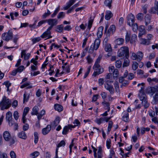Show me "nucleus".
I'll return each mask as SVG.
<instances>
[{
    "mask_svg": "<svg viewBox=\"0 0 158 158\" xmlns=\"http://www.w3.org/2000/svg\"><path fill=\"white\" fill-rule=\"evenodd\" d=\"M46 20V22L50 26L48 27L52 29L53 27L56 25L58 23L57 20L56 19H50Z\"/></svg>",
    "mask_w": 158,
    "mask_h": 158,
    "instance_id": "obj_8",
    "label": "nucleus"
},
{
    "mask_svg": "<svg viewBox=\"0 0 158 158\" xmlns=\"http://www.w3.org/2000/svg\"><path fill=\"white\" fill-rule=\"evenodd\" d=\"M104 85L105 88L109 92L110 94H113L114 93L115 91L114 88L112 85L109 84L108 81H107L106 83L104 84Z\"/></svg>",
    "mask_w": 158,
    "mask_h": 158,
    "instance_id": "obj_6",
    "label": "nucleus"
},
{
    "mask_svg": "<svg viewBox=\"0 0 158 158\" xmlns=\"http://www.w3.org/2000/svg\"><path fill=\"white\" fill-rule=\"evenodd\" d=\"M153 100L152 103L153 104H156L157 102L158 101V93H156L153 96Z\"/></svg>",
    "mask_w": 158,
    "mask_h": 158,
    "instance_id": "obj_39",
    "label": "nucleus"
},
{
    "mask_svg": "<svg viewBox=\"0 0 158 158\" xmlns=\"http://www.w3.org/2000/svg\"><path fill=\"white\" fill-rule=\"evenodd\" d=\"M24 67L23 66L21 65L20 66L18 69H16L18 72L20 73L22 72L23 70L24 69Z\"/></svg>",
    "mask_w": 158,
    "mask_h": 158,
    "instance_id": "obj_60",
    "label": "nucleus"
},
{
    "mask_svg": "<svg viewBox=\"0 0 158 158\" xmlns=\"http://www.w3.org/2000/svg\"><path fill=\"white\" fill-rule=\"evenodd\" d=\"M138 29L139 31V33L138 34V37L139 38L141 37L142 35H145L146 33L145 27L143 25L139 26Z\"/></svg>",
    "mask_w": 158,
    "mask_h": 158,
    "instance_id": "obj_10",
    "label": "nucleus"
},
{
    "mask_svg": "<svg viewBox=\"0 0 158 158\" xmlns=\"http://www.w3.org/2000/svg\"><path fill=\"white\" fill-rule=\"evenodd\" d=\"M119 82L121 83L122 85L125 86L128 84V81L124 79L123 77H120L119 78Z\"/></svg>",
    "mask_w": 158,
    "mask_h": 158,
    "instance_id": "obj_24",
    "label": "nucleus"
},
{
    "mask_svg": "<svg viewBox=\"0 0 158 158\" xmlns=\"http://www.w3.org/2000/svg\"><path fill=\"white\" fill-rule=\"evenodd\" d=\"M135 16L132 14H129L127 16V24L131 26L134 23Z\"/></svg>",
    "mask_w": 158,
    "mask_h": 158,
    "instance_id": "obj_9",
    "label": "nucleus"
},
{
    "mask_svg": "<svg viewBox=\"0 0 158 158\" xmlns=\"http://www.w3.org/2000/svg\"><path fill=\"white\" fill-rule=\"evenodd\" d=\"M137 37V35L135 34H133L132 36L131 39L130 40V43L132 44L134 43L136 40Z\"/></svg>",
    "mask_w": 158,
    "mask_h": 158,
    "instance_id": "obj_37",
    "label": "nucleus"
},
{
    "mask_svg": "<svg viewBox=\"0 0 158 158\" xmlns=\"http://www.w3.org/2000/svg\"><path fill=\"white\" fill-rule=\"evenodd\" d=\"M40 155V153L38 151H35L31 153L30 155V156L32 157V158H34L37 157Z\"/></svg>",
    "mask_w": 158,
    "mask_h": 158,
    "instance_id": "obj_40",
    "label": "nucleus"
},
{
    "mask_svg": "<svg viewBox=\"0 0 158 158\" xmlns=\"http://www.w3.org/2000/svg\"><path fill=\"white\" fill-rule=\"evenodd\" d=\"M143 14L141 13H139L136 16V17L137 18V19L139 20H141L143 18Z\"/></svg>",
    "mask_w": 158,
    "mask_h": 158,
    "instance_id": "obj_53",
    "label": "nucleus"
},
{
    "mask_svg": "<svg viewBox=\"0 0 158 158\" xmlns=\"http://www.w3.org/2000/svg\"><path fill=\"white\" fill-rule=\"evenodd\" d=\"M76 126V125L73 126L72 125L69 124L68 126H65L63 128L62 132V134L63 135H66L69 129H71L72 128H74Z\"/></svg>",
    "mask_w": 158,
    "mask_h": 158,
    "instance_id": "obj_11",
    "label": "nucleus"
},
{
    "mask_svg": "<svg viewBox=\"0 0 158 158\" xmlns=\"http://www.w3.org/2000/svg\"><path fill=\"white\" fill-rule=\"evenodd\" d=\"M140 100L142 101V104L144 106V108H147L149 106V104L148 102L147 97L146 94H140Z\"/></svg>",
    "mask_w": 158,
    "mask_h": 158,
    "instance_id": "obj_4",
    "label": "nucleus"
},
{
    "mask_svg": "<svg viewBox=\"0 0 158 158\" xmlns=\"http://www.w3.org/2000/svg\"><path fill=\"white\" fill-rule=\"evenodd\" d=\"M149 115L151 117H153L155 115V112L152 110H151L148 111Z\"/></svg>",
    "mask_w": 158,
    "mask_h": 158,
    "instance_id": "obj_59",
    "label": "nucleus"
},
{
    "mask_svg": "<svg viewBox=\"0 0 158 158\" xmlns=\"http://www.w3.org/2000/svg\"><path fill=\"white\" fill-rule=\"evenodd\" d=\"M98 158H102V150L101 146L99 147L98 148Z\"/></svg>",
    "mask_w": 158,
    "mask_h": 158,
    "instance_id": "obj_34",
    "label": "nucleus"
},
{
    "mask_svg": "<svg viewBox=\"0 0 158 158\" xmlns=\"http://www.w3.org/2000/svg\"><path fill=\"white\" fill-rule=\"evenodd\" d=\"M112 116H110V117H101L100 118L101 123H102L104 121H106V122H108L109 120L112 118Z\"/></svg>",
    "mask_w": 158,
    "mask_h": 158,
    "instance_id": "obj_31",
    "label": "nucleus"
},
{
    "mask_svg": "<svg viewBox=\"0 0 158 158\" xmlns=\"http://www.w3.org/2000/svg\"><path fill=\"white\" fill-rule=\"evenodd\" d=\"M25 50H23L22 51L21 54V57L23 58L24 56V60H28L30 57L31 54L29 53H26Z\"/></svg>",
    "mask_w": 158,
    "mask_h": 158,
    "instance_id": "obj_14",
    "label": "nucleus"
},
{
    "mask_svg": "<svg viewBox=\"0 0 158 158\" xmlns=\"http://www.w3.org/2000/svg\"><path fill=\"white\" fill-rule=\"evenodd\" d=\"M55 109L59 112H60L63 110V106L60 105L56 104L54 105Z\"/></svg>",
    "mask_w": 158,
    "mask_h": 158,
    "instance_id": "obj_26",
    "label": "nucleus"
},
{
    "mask_svg": "<svg viewBox=\"0 0 158 158\" xmlns=\"http://www.w3.org/2000/svg\"><path fill=\"white\" fill-rule=\"evenodd\" d=\"M29 95H27L26 93H25L23 95V103H25V102H27L29 99Z\"/></svg>",
    "mask_w": 158,
    "mask_h": 158,
    "instance_id": "obj_52",
    "label": "nucleus"
},
{
    "mask_svg": "<svg viewBox=\"0 0 158 158\" xmlns=\"http://www.w3.org/2000/svg\"><path fill=\"white\" fill-rule=\"evenodd\" d=\"M63 25H57L56 27V31L59 33L63 32Z\"/></svg>",
    "mask_w": 158,
    "mask_h": 158,
    "instance_id": "obj_32",
    "label": "nucleus"
},
{
    "mask_svg": "<svg viewBox=\"0 0 158 158\" xmlns=\"http://www.w3.org/2000/svg\"><path fill=\"white\" fill-rule=\"evenodd\" d=\"M130 35H131L130 33L128 32H127L125 37V40L126 42H128L129 41H130V40H131L130 38Z\"/></svg>",
    "mask_w": 158,
    "mask_h": 158,
    "instance_id": "obj_50",
    "label": "nucleus"
},
{
    "mask_svg": "<svg viewBox=\"0 0 158 158\" xmlns=\"http://www.w3.org/2000/svg\"><path fill=\"white\" fill-rule=\"evenodd\" d=\"M26 87H27V89H31L32 87V86L30 85L29 83L27 82L24 83L20 86V87L21 89Z\"/></svg>",
    "mask_w": 158,
    "mask_h": 158,
    "instance_id": "obj_29",
    "label": "nucleus"
},
{
    "mask_svg": "<svg viewBox=\"0 0 158 158\" xmlns=\"http://www.w3.org/2000/svg\"><path fill=\"white\" fill-rule=\"evenodd\" d=\"M144 84L143 83H139L138 84L137 86L138 87L141 86L140 87L141 89L139 91V93L138 94L139 96H140V94H142V95H143V94H146L144 92Z\"/></svg>",
    "mask_w": 158,
    "mask_h": 158,
    "instance_id": "obj_17",
    "label": "nucleus"
},
{
    "mask_svg": "<svg viewBox=\"0 0 158 158\" xmlns=\"http://www.w3.org/2000/svg\"><path fill=\"white\" fill-rule=\"evenodd\" d=\"M10 155L11 158H16V155L14 151H11L10 152Z\"/></svg>",
    "mask_w": 158,
    "mask_h": 158,
    "instance_id": "obj_57",
    "label": "nucleus"
},
{
    "mask_svg": "<svg viewBox=\"0 0 158 158\" xmlns=\"http://www.w3.org/2000/svg\"><path fill=\"white\" fill-rule=\"evenodd\" d=\"M104 49L105 51L106 52H111L112 49L110 44H106L105 45Z\"/></svg>",
    "mask_w": 158,
    "mask_h": 158,
    "instance_id": "obj_28",
    "label": "nucleus"
},
{
    "mask_svg": "<svg viewBox=\"0 0 158 158\" xmlns=\"http://www.w3.org/2000/svg\"><path fill=\"white\" fill-rule=\"evenodd\" d=\"M118 56L121 59H123L125 57H129V51L128 47L123 46L121 47L118 51Z\"/></svg>",
    "mask_w": 158,
    "mask_h": 158,
    "instance_id": "obj_2",
    "label": "nucleus"
},
{
    "mask_svg": "<svg viewBox=\"0 0 158 158\" xmlns=\"http://www.w3.org/2000/svg\"><path fill=\"white\" fill-rule=\"evenodd\" d=\"M135 75L132 73H129L128 74V79L129 80H131L134 78Z\"/></svg>",
    "mask_w": 158,
    "mask_h": 158,
    "instance_id": "obj_58",
    "label": "nucleus"
},
{
    "mask_svg": "<svg viewBox=\"0 0 158 158\" xmlns=\"http://www.w3.org/2000/svg\"><path fill=\"white\" fill-rule=\"evenodd\" d=\"M60 10V6H58L54 11L52 15L51 16L52 18L54 17L57 14Z\"/></svg>",
    "mask_w": 158,
    "mask_h": 158,
    "instance_id": "obj_49",
    "label": "nucleus"
},
{
    "mask_svg": "<svg viewBox=\"0 0 158 158\" xmlns=\"http://www.w3.org/2000/svg\"><path fill=\"white\" fill-rule=\"evenodd\" d=\"M13 115L14 118L16 120L18 119L19 116L18 115V113L17 111H15L14 112Z\"/></svg>",
    "mask_w": 158,
    "mask_h": 158,
    "instance_id": "obj_64",
    "label": "nucleus"
},
{
    "mask_svg": "<svg viewBox=\"0 0 158 158\" xmlns=\"http://www.w3.org/2000/svg\"><path fill=\"white\" fill-rule=\"evenodd\" d=\"M86 26L87 24H84L82 23L79 26L80 29H81L83 30H84L85 29Z\"/></svg>",
    "mask_w": 158,
    "mask_h": 158,
    "instance_id": "obj_63",
    "label": "nucleus"
},
{
    "mask_svg": "<svg viewBox=\"0 0 158 158\" xmlns=\"http://www.w3.org/2000/svg\"><path fill=\"white\" fill-rule=\"evenodd\" d=\"M131 57L132 59L136 60L138 58L137 54H136L135 53L132 52Z\"/></svg>",
    "mask_w": 158,
    "mask_h": 158,
    "instance_id": "obj_62",
    "label": "nucleus"
},
{
    "mask_svg": "<svg viewBox=\"0 0 158 158\" xmlns=\"http://www.w3.org/2000/svg\"><path fill=\"white\" fill-rule=\"evenodd\" d=\"M39 110V108L38 106H35L32 109L31 114L32 115H37L38 114Z\"/></svg>",
    "mask_w": 158,
    "mask_h": 158,
    "instance_id": "obj_23",
    "label": "nucleus"
},
{
    "mask_svg": "<svg viewBox=\"0 0 158 158\" xmlns=\"http://www.w3.org/2000/svg\"><path fill=\"white\" fill-rule=\"evenodd\" d=\"M137 57L139 59H142L143 56V53L140 52L139 51L137 53Z\"/></svg>",
    "mask_w": 158,
    "mask_h": 158,
    "instance_id": "obj_55",
    "label": "nucleus"
},
{
    "mask_svg": "<svg viewBox=\"0 0 158 158\" xmlns=\"http://www.w3.org/2000/svg\"><path fill=\"white\" fill-rule=\"evenodd\" d=\"M114 77H117L118 76L119 72L118 69H115L114 72L112 73Z\"/></svg>",
    "mask_w": 158,
    "mask_h": 158,
    "instance_id": "obj_56",
    "label": "nucleus"
},
{
    "mask_svg": "<svg viewBox=\"0 0 158 158\" xmlns=\"http://www.w3.org/2000/svg\"><path fill=\"white\" fill-rule=\"evenodd\" d=\"M100 95H101L102 98L103 99H105L107 97V94L104 92H102L101 93Z\"/></svg>",
    "mask_w": 158,
    "mask_h": 158,
    "instance_id": "obj_61",
    "label": "nucleus"
},
{
    "mask_svg": "<svg viewBox=\"0 0 158 158\" xmlns=\"http://www.w3.org/2000/svg\"><path fill=\"white\" fill-rule=\"evenodd\" d=\"M12 113L10 112H8L6 114V119L7 121H8L11 119H13Z\"/></svg>",
    "mask_w": 158,
    "mask_h": 158,
    "instance_id": "obj_33",
    "label": "nucleus"
},
{
    "mask_svg": "<svg viewBox=\"0 0 158 158\" xmlns=\"http://www.w3.org/2000/svg\"><path fill=\"white\" fill-rule=\"evenodd\" d=\"M113 16V14L110 11H106V12L105 19L107 20H109Z\"/></svg>",
    "mask_w": 158,
    "mask_h": 158,
    "instance_id": "obj_25",
    "label": "nucleus"
},
{
    "mask_svg": "<svg viewBox=\"0 0 158 158\" xmlns=\"http://www.w3.org/2000/svg\"><path fill=\"white\" fill-rule=\"evenodd\" d=\"M19 137L23 139H26L27 138V136L25 131H22L18 133Z\"/></svg>",
    "mask_w": 158,
    "mask_h": 158,
    "instance_id": "obj_22",
    "label": "nucleus"
},
{
    "mask_svg": "<svg viewBox=\"0 0 158 158\" xmlns=\"http://www.w3.org/2000/svg\"><path fill=\"white\" fill-rule=\"evenodd\" d=\"M11 101L4 96L0 103L1 110H3L8 109L11 106Z\"/></svg>",
    "mask_w": 158,
    "mask_h": 158,
    "instance_id": "obj_3",
    "label": "nucleus"
},
{
    "mask_svg": "<svg viewBox=\"0 0 158 158\" xmlns=\"http://www.w3.org/2000/svg\"><path fill=\"white\" fill-rule=\"evenodd\" d=\"M112 2V0H106L105 2V4L109 8L111 7V4Z\"/></svg>",
    "mask_w": 158,
    "mask_h": 158,
    "instance_id": "obj_42",
    "label": "nucleus"
},
{
    "mask_svg": "<svg viewBox=\"0 0 158 158\" xmlns=\"http://www.w3.org/2000/svg\"><path fill=\"white\" fill-rule=\"evenodd\" d=\"M60 121V118L59 116L56 117L54 121L51 123V126L54 128L59 123Z\"/></svg>",
    "mask_w": 158,
    "mask_h": 158,
    "instance_id": "obj_16",
    "label": "nucleus"
},
{
    "mask_svg": "<svg viewBox=\"0 0 158 158\" xmlns=\"http://www.w3.org/2000/svg\"><path fill=\"white\" fill-rule=\"evenodd\" d=\"M123 120L125 122H129V114L128 113H126L123 116Z\"/></svg>",
    "mask_w": 158,
    "mask_h": 158,
    "instance_id": "obj_38",
    "label": "nucleus"
},
{
    "mask_svg": "<svg viewBox=\"0 0 158 158\" xmlns=\"http://www.w3.org/2000/svg\"><path fill=\"white\" fill-rule=\"evenodd\" d=\"M34 143L36 144L37 143L38 140V134L36 132H35L34 133Z\"/></svg>",
    "mask_w": 158,
    "mask_h": 158,
    "instance_id": "obj_41",
    "label": "nucleus"
},
{
    "mask_svg": "<svg viewBox=\"0 0 158 158\" xmlns=\"http://www.w3.org/2000/svg\"><path fill=\"white\" fill-rule=\"evenodd\" d=\"M111 140L110 139H107L106 142V145L107 148L108 149H110V147Z\"/></svg>",
    "mask_w": 158,
    "mask_h": 158,
    "instance_id": "obj_54",
    "label": "nucleus"
},
{
    "mask_svg": "<svg viewBox=\"0 0 158 158\" xmlns=\"http://www.w3.org/2000/svg\"><path fill=\"white\" fill-rule=\"evenodd\" d=\"M29 108L28 107H26L24 108L23 112V116L26 117V116L27 114V113H28L29 111Z\"/></svg>",
    "mask_w": 158,
    "mask_h": 158,
    "instance_id": "obj_48",
    "label": "nucleus"
},
{
    "mask_svg": "<svg viewBox=\"0 0 158 158\" xmlns=\"http://www.w3.org/2000/svg\"><path fill=\"white\" fill-rule=\"evenodd\" d=\"M122 62L120 60H118L116 61L115 64L116 67L118 68H120L122 65Z\"/></svg>",
    "mask_w": 158,
    "mask_h": 158,
    "instance_id": "obj_45",
    "label": "nucleus"
},
{
    "mask_svg": "<svg viewBox=\"0 0 158 158\" xmlns=\"http://www.w3.org/2000/svg\"><path fill=\"white\" fill-rule=\"evenodd\" d=\"M102 104L104 106V108L105 110H108V111H110V104L109 102H106L104 100L102 102Z\"/></svg>",
    "mask_w": 158,
    "mask_h": 158,
    "instance_id": "obj_18",
    "label": "nucleus"
},
{
    "mask_svg": "<svg viewBox=\"0 0 158 158\" xmlns=\"http://www.w3.org/2000/svg\"><path fill=\"white\" fill-rule=\"evenodd\" d=\"M103 68H98L95 69L94 73L93 74V76L95 77L97 75H98L103 73Z\"/></svg>",
    "mask_w": 158,
    "mask_h": 158,
    "instance_id": "obj_19",
    "label": "nucleus"
},
{
    "mask_svg": "<svg viewBox=\"0 0 158 158\" xmlns=\"http://www.w3.org/2000/svg\"><path fill=\"white\" fill-rule=\"evenodd\" d=\"M51 29L49 28H48L46 31L44 32L43 34L41 35V37L43 39H48L52 37V36L51 35Z\"/></svg>",
    "mask_w": 158,
    "mask_h": 158,
    "instance_id": "obj_7",
    "label": "nucleus"
},
{
    "mask_svg": "<svg viewBox=\"0 0 158 158\" xmlns=\"http://www.w3.org/2000/svg\"><path fill=\"white\" fill-rule=\"evenodd\" d=\"M138 64L137 62L134 61L132 62V68L134 70H136L138 68Z\"/></svg>",
    "mask_w": 158,
    "mask_h": 158,
    "instance_id": "obj_44",
    "label": "nucleus"
},
{
    "mask_svg": "<svg viewBox=\"0 0 158 158\" xmlns=\"http://www.w3.org/2000/svg\"><path fill=\"white\" fill-rule=\"evenodd\" d=\"M65 145V143L64 140L61 141L57 145L56 149L58 151V148L61 146H64Z\"/></svg>",
    "mask_w": 158,
    "mask_h": 158,
    "instance_id": "obj_43",
    "label": "nucleus"
},
{
    "mask_svg": "<svg viewBox=\"0 0 158 158\" xmlns=\"http://www.w3.org/2000/svg\"><path fill=\"white\" fill-rule=\"evenodd\" d=\"M113 125V122L111 121H109L108 123V132L107 133L108 134L109 132L111 131V128L112 127Z\"/></svg>",
    "mask_w": 158,
    "mask_h": 158,
    "instance_id": "obj_46",
    "label": "nucleus"
},
{
    "mask_svg": "<svg viewBox=\"0 0 158 158\" xmlns=\"http://www.w3.org/2000/svg\"><path fill=\"white\" fill-rule=\"evenodd\" d=\"M3 137L4 140L6 141H9L11 138L10 132L7 131H4L3 133Z\"/></svg>",
    "mask_w": 158,
    "mask_h": 158,
    "instance_id": "obj_13",
    "label": "nucleus"
},
{
    "mask_svg": "<svg viewBox=\"0 0 158 158\" xmlns=\"http://www.w3.org/2000/svg\"><path fill=\"white\" fill-rule=\"evenodd\" d=\"M140 43L144 45H148L150 44V41L144 38H141L140 39Z\"/></svg>",
    "mask_w": 158,
    "mask_h": 158,
    "instance_id": "obj_21",
    "label": "nucleus"
},
{
    "mask_svg": "<svg viewBox=\"0 0 158 158\" xmlns=\"http://www.w3.org/2000/svg\"><path fill=\"white\" fill-rule=\"evenodd\" d=\"M151 89L150 90L151 91L152 95H153L156 92V93H158V87L157 86H155L154 87H151Z\"/></svg>",
    "mask_w": 158,
    "mask_h": 158,
    "instance_id": "obj_30",
    "label": "nucleus"
},
{
    "mask_svg": "<svg viewBox=\"0 0 158 158\" xmlns=\"http://www.w3.org/2000/svg\"><path fill=\"white\" fill-rule=\"evenodd\" d=\"M51 13L50 11L48 10H47V13H44L42 16L43 18L45 19L48 16H49Z\"/></svg>",
    "mask_w": 158,
    "mask_h": 158,
    "instance_id": "obj_51",
    "label": "nucleus"
},
{
    "mask_svg": "<svg viewBox=\"0 0 158 158\" xmlns=\"http://www.w3.org/2000/svg\"><path fill=\"white\" fill-rule=\"evenodd\" d=\"M51 126L50 125H48L45 128L42 129V132L43 135H45L48 134L51 129Z\"/></svg>",
    "mask_w": 158,
    "mask_h": 158,
    "instance_id": "obj_15",
    "label": "nucleus"
},
{
    "mask_svg": "<svg viewBox=\"0 0 158 158\" xmlns=\"http://www.w3.org/2000/svg\"><path fill=\"white\" fill-rule=\"evenodd\" d=\"M115 30V27L114 25H111L108 30V32L110 33H113Z\"/></svg>",
    "mask_w": 158,
    "mask_h": 158,
    "instance_id": "obj_35",
    "label": "nucleus"
},
{
    "mask_svg": "<svg viewBox=\"0 0 158 158\" xmlns=\"http://www.w3.org/2000/svg\"><path fill=\"white\" fill-rule=\"evenodd\" d=\"M2 38L3 40L8 41L13 36V33L11 31H9L8 32L4 33L2 35Z\"/></svg>",
    "mask_w": 158,
    "mask_h": 158,
    "instance_id": "obj_5",
    "label": "nucleus"
},
{
    "mask_svg": "<svg viewBox=\"0 0 158 158\" xmlns=\"http://www.w3.org/2000/svg\"><path fill=\"white\" fill-rule=\"evenodd\" d=\"M131 26H132L133 30L134 31H136L138 29V25L136 23H133Z\"/></svg>",
    "mask_w": 158,
    "mask_h": 158,
    "instance_id": "obj_47",
    "label": "nucleus"
},
{
    "mask_svg": "<svg viewBox=\"0 0 158 158\" xmlns=\"http://www.w3.org/2000/svg\"><path fill=\"white\" fill-rule=\"evenodd\" d=\"M151 16L148 15H146L144 18V22L146 26L148 25L151 22Z\"/></svg>",
    "mask_w": 158,
    "mask_h": 158,
    "instance_id": "obj_20",
    "label": "nucleus"
},
{
    "mask_svg": "<svg viewBox=\"0 0 158 158\" xmlns=\"http://www.w3.org/2000/svg\"><path fill=\"white\" fill-rule=\"evenodd\" d=\"M124 40L123 38H119L117 39L115 41V42L117 45H120L123 44Z\"/></svg>",
    "mask_w": 158,
    "mask_h": 158,
    "instance_id": "obj_27",
    "label": "nucleus"
},
{
    "mask_svg": "<svg viewBox=\"0 0 158 158\" xmlns=\"http://www.w3.org/2000/svg\"><path fill=\"white\" fill-rule=\"evenodd\" d=\"M158 11V2L155 1V6L152 7L149 12L151 14H156Z\"/></svg>",
    "mask_w": 158,
    "mask_h": 158,
    "instance_id": "obj_12",
    "label": "nucleus"
},
{
    "mask_svg": "<svg viewBox=\"0 0 158 158\" xmlns=\"http://www.w3.org/2000/svg\"><path fill=\"white\" fill-rule=\"evenodd\" d=\"M129 57L125 58L124 60V62L123 64V67H127L130 64V60L128 59Z\"/></svg>",
    "mask_w": 158,
    "mask_h": 158,
    "instance_id": "obj_36",
    "label": "nucleus"
},
{
    "mask_svg": "<svg viewBox=\"0 0 158 158\" xmlns=\"http://www.w3.org/2000/svg\"><path fill=\"white\" fill-rule=\"evenodd\" d=\"M103 29L104 27L102 26H100L98 28L97 33L98 38L95 39L94 43L91 45L89 49L90 52H92L94 50H97L99 48L100 43V40L99 38L102 36Z\"/></svg>",
    "mask_w": 158,
    "mask_h": 158,
    "instance_id": "obj_1",
    "label": "nucleus"
}]
</instances>
